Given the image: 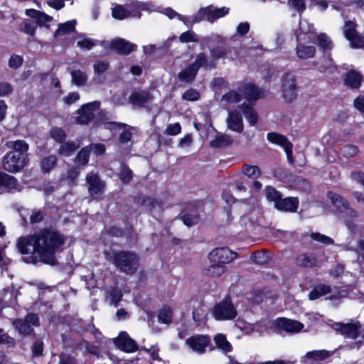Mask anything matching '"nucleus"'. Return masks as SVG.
Listing matches in <instances>:
<instances>
[{"mask_svg":"<svg viewBox=\"0 0 364 364\" xmlns=\"http://www.w3.org/2000/svg\"><path fill=\"white\" fill-rule=\"evenodd\" d=\"M331 327L341 335L347 338L355 339L358 336L360 324L358 321L348 323H334Z\"/></svg>","mask_w":364,"mask_h":364,"instance_id":"ddd939ff","label":"nucleus"},{"mask_svg":"<svg viewBox=\"0 0 364 364\" xmlns=\"http://www.w3.org/2000/svg\"><path fill=\"white\" fill-rule=\"evenodd\" d=\"M132 178V171L127 166H122L120 171V179L123 183H127Z\"/></svg>","mask_w":364,"mask_h":364,"instance_id":"0e129e2a","label":"nucleus"},{"mask_svg":"<svg viewBox=\"0 0 364 364\" xmlns=\"http://www.w3.org/2000/svg\"><path fill=\"white\" fill-rule=\"evenodd\" d=\"M264 191L267 199L269 201H273L274 204L282 198L280 193L272 186L266 187Z\"/></svg>","mask_w":364,"mask_h":364,"instance_id":"49530a36","label":"nucleus"},{"mask_svg":"<svg viewBox=\"0 0 364 364\" xmlns=\"http://www.w3.org/2000/svg\"><path fill=\"white\" fill-rule=\"evenodd\" d=\"M214 341L217 347L221 349L223 352L228 353L231 351L232 346L223 334H217L214 338Z\"/></svg>","mask_w":364,"mask_h":364,"instance_id":"f704fd0d","label":"nucleus"},{"mask_svg":"<svg viewBox=\"0 0 364 364\" xmlns=\"http://www.w3.org/2000/svg\"><path fill=\"white\" fill-rule=\"evenodd\" d=\"M72 77V82L77 86L84 85L87 80V76L85 72L80 70H73L70 73Z\"/></svg>","mask_w":364,"mask_h":364,"instance_id":"72a5a7b5","label":"nucleus"},{"mask_svg":"<svg viewBox=\"0 0 364 364\" xmlns=\"http://www.w3.org/2000/svg\"><path fill=\"white\" fill-rule=\"evenodd\" d=\"M267 139L272 144H277L284 148L288 160L292 162V144L288 139L280 134L276 132H270L267 135Z\"/></svg>","mask_w":364,"mask_h":364,"instance_id":"4468645a","label":"nucleus"},{"mask_svg":"<svg viewBox=\"0 0 364 364\" xmlns=\"http://www.w3.org/2000/svg\"><path fill=\"white\" fill-rule=\"evenodd\" d=\"M112 16L119 20H123L126 18L130 17L129 10L122 6L118 5L112 9Z\"/></svg>","mask_w":364,"mask_h":364,"instance_id":"37998d69","label":"nucleus"},{"mask_svg":"<svg viewBox=\"0 0 364 364\" xmlns=\"http://www.w3.org/2000/svg\"><path fill=\"white\" fill-rule=\"evenodd\" d=\"M328 197L340 214L344 213L345 210L349 206L348 202L336 193L328 191Z\"/></svg>","mask_w":364,"mask_h":364,"instance_id":"b1692460","label":"nucleus"},{"mask_svg":"<svg viewBox=\"0 0 364 364\" xmlns=\"http://www.w3.org/2000/svg\"><path fill=\"white\" fill-rule=\"evenodd\" d=\"M78 146L79 144H76L75 142H66L60 146L58 153L60 155L68 156L71 155Z\"/></svg>","mask_w":364,"mask_h":364,"instance_id":"58836bf2","label":"nucleus"},{"mask_svg":"<svg viewBox=\"0 0 364 364\" xmlns=\"http://www.w3.org/2000/svg\"><path fill=\"white\" fill-rule=\"evenodd\" d=\"M238 90L240 92L243 93L245 98L250 102H255L263 96L262 92L259 88L252 84L241 85L238 87Z\"/></svg>","mask_w":364,"mask_h":364,"instance_id":"412c9836","label":"nucleus"},{"mask_svg":"<svg viewBox=\"0 0 364 364\" xmlns=\"http://www.w3.org/2000/svg\"><path fill=\"white\" fill-rule=\"evenodd\" d=\"M341 215L344 218L348 228H351V223L350 220L358 218V212L350 207V205L345 210L344 213H341Z\"/></svg>","mask_w":364,"mask_h":364,"instance_id":"8fccbe9b","label":"nucleus"},{"mask_svg":"<svg viewBox=\"0 0 364 364\" xmlns=\"http://www.w3.org/2000/svg\"><path fill=\"white\" fill-rule=\"evenodd\" d=\"M87 183L89 184L88 191L93 198H98L103 193L104 184L100 180L99 177L91 172L87 175Z\"/></svg>","mask_w":364,"mask_h":364,"instance_id":"6ab92c4d","label":"nucleus"},{"mask_svg":"<svg viewBox=\"0 0 364 364\" xmlns=\"http://www.w3.org/2000/svg\"><path fill=\"white\" fill-rule=\"evenodd\" d=\"M281 92L287 102H291L296 98L297 85L294 75L287 73L282 75Z\"/></svg>","mask_w":364,"mask_h":364,"instance_id":"423d86ee","label":"nucleus"},{"mask_svg":"<svg viewBox=\"0 0 364 364\" xmlns=\"http://www.w3.org/2000/svg\"><path fill=\"white\" fill-rule=\"evenodd\" d=\"M122 293L120 289H112L109 291L107 299L110 305L117 306L119 302L122 300Z\"/></svg>","mask_w":364,"mask_h":364,"instance_id":"a19ab883","label":"nucleus"},{"mask_svg":"<svg viewBox=\"0 0 364 364\" xmlns=\"http://www.w3.org/2000/svg\"><path fill=\"white\" fill-rule=\"evenodd\" d=\"M26 158L16 151L9 152L3 159L2 166L9 172H17L26 165Z\"/></svg>","mask_w":364,"mask_h":364,"instance_id":"0eeeda50","label":"nucleus"},{"mask_svg":"<svg viewBox=\"0 0 364 364\" xmlns=\"http://www.w3.org/2000/svg\"><path fill=\"white\" fill-rule=\"evenodd\" d=\"M349 41L351 46L356 48H364V36L355 34V36L351 38Z\"/></svg>","mask_w":364,"mask_h":364,"instance_id":"338daca9","label":"nucleus"},{"mask_svg":"<svg viewBox=\"0 0 364 364\" xmlns=\"http://www.w3.org/2000/svg\"><path fill=\"white\" fill-rule=\"evenodd\" d=\"M317 45L323 50L331 48V41L325 33H320L316 36Z\"/></svg>","mask_w":364,"mask_h":364,"instance_id":"603ef678","label":"nucleus"},{"mask_svg":"<svg viewBox=\"0 0 364 364\" xmlns=\"http://www.w3.org/2000/svg\"><path fill=\"white\" fill-rule=\"evenodd\" d=\"M65 242V237L55 230L45 229L36 234L18 240L17 247L26 263L41 262L57 264L55 253Z\"/></svg>","mask_w":364,"mask_h":364,"instance_id":"f257e3e1","label":"nucleus"},{"mask_svg":"<svg viewBox=\"0 0 364 364\" xmlns=\"http://www.w3.org/2000/svg\"><path fill=\"white\" fill-rule=\"evenodd\" d=\"M277 327L287 333H296L301 331L304 324L286 318H279L276 320Z\"/></svg>","mask_w":364,"mask_h":364,"instance_id":"dca6fc26","label":"nucleus"},{"mask_svg":"<svg viewBox=\"0 0 364 364\" xmlns=\"http://www.w3.org/2000/svg\"><path fill=\"white\" fill-rule=\"evenodd\" d=\"M242 171L249 178H255L260 175V170L257 166L245 165Z\"/></svg>","mask_w":364,"mask_h":364,"instance_id":"864d4df0","label":"nucleus"},{"mask_svg":"<svg viewBox=\"0 0 364 364\" xmlns=\"http://www.w3.org/2000/svg\"><path fill=\"white\" fill-rule=\"evenodd\" d=\"M207 316L206 310L203 307L200 306L193 311V318L196 322H203Z\"/></svg>","mask_w":364,"mask_h":364,"instance_id":"13d9d810","label":"nucleus"},{"mask_svg":"<svg viewBox=\"0 0 364 364\" xmlns=\"http://www.w3.org/2000/svg\"><path fill=\"white\" fill-rule=\"evenodd\" d=\"M26 14L36 20L38 25L42 26H46V23H50L53 21V17L38 10L30 9L26 10Z\"/></svg>","mask_w":364,"mask_h":364,"instance_id":"393cba45","label":"nucleus"},{"mask_svg":"<svg viewBox=\"0 0 364 364\" xmlns=\"http://www.w3.org/2000/svg\"><path fill=\"white\" fill-rule=\"evenodd\" d=\"M311 237L312 240L321 242L324 245H332L333 244V240L328 236L325 235H322L318 232H312L311 234Z\"/></svg>","mask_w":364,"mask_h":364,"instance_id":"6e6d98bb","label":"nucleus"},{"mask_svg":"<svg viewBox=\"0 0 364 364\" xmlns=\"http://www.w3.org/2000/svg\"><path fill=\"white\" fill-rule=\"evenodd\" d=\"M226 124L230 130L237 133L242 132L244 129L242 115L237 109L228 111Z\"/></svg>","mask_w":364,"mask_h":364,"instance_id":"2eb2a0df","label":"nucleus"},{"mask_svg":"<svg viewBox=\"0 0 364 364\" xmlns=\"http://www.w3.org/2000/svg\"><path fill=\"white\" fill-rule=\"evenodd\" d=\"M251 259L256 264H263L268 262L269 257L264 251H257L250 256Z\"/></svg>","mask_w":364,"mask_h":364,"instance_id":"09e8293b","label":"nucleus"},{"mask_svg":"<svg viewBox=\"0 0 364 364\" xmlns=\"http://www.w3.org/2000/svg\"><path fill=\"white\" fill-rule=\"evenodd\" d=\"M179 40L181 43L196 42L197 41L196 35L191 31H188L183 33L179 36Z\"/></svg>","mask_w":364,"mask_h":364,"instance_id":"69168bd1","label":"nucleus"},{"mask_svg":"<svg viewBox=\"0 0 364 364\" xmlns=\"http://www.w3.org/2000/svg\"><path fill=\"white\" fill-rule=\"evenodd\" d=\"M343 33L348 41L355 36L358 33L355 30V23L350 21H346L343 27Z\"/></svg>","mask_w":364,"mask_h":364,"instance_id":"3c124183","label":"nucleus"},{"mask_svg":"<svg viewBox=\"0 0 364 364\" xmlns=\"http://www.w3.org/2000/svg\"><path fill=\"white\" fill-rule=\"evenodd\" d=\"M13 326L20 333L28 335L33 332V326L38 324V317L35 314H28L24 319H14Z\"/></svg>","mask_w":364,"mask_h":364,"instance_id":"1a4fd4ad","label":"nucleus"},{"mask_svg":"<svg viewBox=\"0 0 364 364\" xmlns=\"http://www.w3.org/2000/svg\"><path fill=\"white\" fill-rule=\"evenodd\" d=\"M115 346L126 353H133L138 350L136 342L126 331L119 332L118 336L113 339Z\"/></svg>","mask_w":364,"mask_h":364,"instance_id":"f8f14e48","label":"nucleus"},{"mask_svg":"<svg viewBox=\"0 0 364 364\" xmlns=\"http://www.w3.org/2000/svg\"><path fill=\"white\" fill-rule=\"evenodd\" d=\"M331 288L328 284H321L316 285L309 294L310 300H315L331 292Z\"/></svg>","mask_w":364,"mask_h":364,"instance_id":"c756f323","label":"nucleus"},{"mask_svg":"<svg viewBox=\"0 0 364 364\" xmlns=\"http://www.w3.org/2000/svg\"><path fill=\"white\" fill-rule=\"evenodd\" d=\"M151 100V95L146 90L134 91L129 97V102L134 108L144 107Z\"/></svg>","mask_w":364,"mask_h":364,"instance_id":"a211bd4d","label":"nucleus"},{"mask_svg":"<svg viewBox=\"0 0 364 364\" xmlns=\"http://www.w3.org/2000/svg\"><path fill=\"white\" fill-rule=\"evenodd\" d=\"M212 314L218 321L232 320L237 316V311L230 300L224 299L214 306Z\"/></svg>","mask_w":364,"mask_h":364,"instance_id":"39448f33","label":"nucleus"},{"mask_svg":"<svg viewBox=\"0 0 364 364\" xmlns=\"http://www.w3.org/2000/svg\"><path fill=\"white\" fill-rule=\"evenodd\" d=\"M221 100L227 103H237L241 100V95L238 92L230 90L222 97Z\"/></svg>","mask_w":364,"mask_h":364,"instance_id":"de8ad7c7","label":"nucleus"},{"mask_svg":"<svg viewBox=\"0 0 364 364\" xmlns=\"http://www.w3.org/2000/svg\"><path fill=\"white\" fill-rule=\"evenodd\" d=\"M240 109L242 110L244 115L250 124L251 126H254L258 119V116L257 112L252 108L245 104L241 105Z\"/></svg>","mask_w":364,"mask_h":364,"instance_id":"7c9ffc66","label":"nucleus"},{"mask_svg":"<svg viewBox=\"0 0 364 364\" xmlns=\"http://www.w3.org/2000/svg\"><path fill=\"white\" fill-rule=\"evenodd\" d=\"M199 97V92L193 88L186 90L185 92L182 95L183 100L187 101H196L198 100Z\"/></svg>","mask_w":364,"mask_h":364,"instance_id":"052dcab7","label":"nucleus"},{"mask_svg":"<svg viewBox=\"0 0 364 364\" xmlns=\"http://www.w3.org/2000/svg\"><path fill=\"white\" fill-rule=\"evenodd\" d=\"M232 142L233 140L230 136L220 134L210 141V146L213 148H221L230 145Z\"/></svg>","mask_w":364,"mask_h":364,"instance_id":"2f4dec72","label":"nucleus"},{"mask_svg":"<svg viewBox=\"0 0 364 364\" xmlns=\"http://www.w3.org/2000/svg\"><path fill=\"white\" fill-rule=\"evenodd\" d=\"M129 10V13H130V17H138L141 16L140 10L144 9V5L142 3H137L135 4L130 5L126 8Z\"/></svg>","mask_w":364,"mask_h":364,"instance_id":"bf43d9fd","label":"nucleus"},{"mask_svg":"<svg viewBox=\"0 0 364 364\" xmlns=\"http://www.w3.org/2000/svg\"><path fill=\"white\" fill-rule=\"evenodd\" d=\"M333 355V353H331L326 350H313L309 351L306 353V356L309 358H312L315 360H325Z\"/></svg>","mask_w":364,"mask_h":364,"instance_id":"e433bc0d","label":"nucleus"},{"mask_svg":"<svg viewBox=\"0 0 364 364\" xmlns=\"http://www.w3.org/2000/svg\"><path fill=\"white\" fill-rule=\"evenodd\" d=\"M36 29V28L35 26L30 24L27 22H22L21 24L20 25V30L22 32L31 36H33L35 35Z\"/></svg>","mask_w":364,"mask_h":364,"instance_id":"774afa93","label":"nucleus"},{"mask_svg":"<svg viewBox=\"0 0 364 364\" xmlns=\"http://www.w3.org/2000/svg\"><path fill=\"white\" fill-rule=\"evenodd\" d=\"M8 149H12L11 151H16L22 156H26V152L28 149V145L23 140L9 141L6 144Z\"/></svg>","mask_w":364,"mask_h":364,"instance_id":"cd10ccee","label":"nucleus"},{"mask_svg":"<svg viewBox=\"0 0 364 364\" xmlns=\"http://www.w3.org/2000/svg\"><path fill=\"white\" fill-rule=\"evenodd\" d=\"M227 272V267L225 265H223L220 263L216 262H212V264H210L208 267H205L203 269V274L205 276L212 277V278H217L221 277L223 274H224Z\"/></svg>","mask_w":364,"mask_h":364,"instance_id":"5701e85b","label":"nucleus"},{"mask_svg":"<svg viewBox=\"0 0 364 364\" xmlns=\"http://www.w3.org/2000/svg\"><path fill=\"white\" fill-rule=\"evenodd\" d=\"M100 107L99 101H94L82 105L77 112V122L82 124L89 123L98 114Z\"/></svg>","mask_w":364,"mask_h":364,"instance_id":"6e6552de","label":"nucleus"},{"mask_svg":"<svg viewBox=\"0 0 364 364\" xmlns=\"http://www.w3.org/2000/svg\"><path fill=\"white\" fill-rule=\"evenodd\" d=\"M210 53L211 57L214 60H218L219 58H223L225 57L227 55V50L225 48L218 46L215 48L210 49Z\"/></svg>","mask_w":364,"mask_h":364,"instance_id":"e2e57ef3","label":"nucleus"},{"mask_svg":"<svg viewBox=\"0 0 364 364\" xmlns=\"http://www.w3.org/2000/svg\"><path fill=\"white\" fill-rule=\"evenodd\" d=\"M237 257V253L228 247L216 248L209 254L211 262H218L225 265L233 261Z\"/></svg>","mask_w":364,"mask_h":364,"instance_id":"9b49d317","label":"nucleus"},{"mask_svg":"<svg viewBox=\"0 0 364 364\" xmlns=\"http://www.w3.org/2000/svg\"><path fill=\"white\" fill-rule=\"evenodd\" d=\"M183 223L188 227L196 225L199 222V214L196 210L185 213L181 217Z\"/></svg>","mask_w":364,"mask_h":364,"instance_id":"473e14b6","label":"nucleus"},{"mask_svg":"<svg viewBox=\"0 0 364 364\" xmlns=\"http://www.w3.org/2000/svg\"><path fill=\"white\" fill-rule=\"evenodd\" d=\"M136 45L124 38H115L109 43V48L122 55H128L136 49Z\"/></svg>","mask_w":364,"mask_h":364,"instance_id":"f3484780","label":"nucleus"},{"mask_svg":"<svg viewBox=\"0 0 364 364\" xmlns=\"http://www.w3.org/2000/svg\"><path fill=\"white\" fill-rule=\"evenodd\" d=\"M56 165V157L55 156H49L42 160L41 167L44 172H50Z\"/></svg>","mask_w":364,"mask_h":364,"instance_id":"a18cd8bd","label":"nucleus"},{"mask_svg":"<svg viewBox=\"0 0 364 364\" xmlns=\"http://www.w3.org/2000/svg\"><path fill=\"white\" fill-rule=\"evenodd\" d=\"M4 188H6L9 191L21 190L17 180L14 176L0 173V193Z\"/></svg>","mask_w":364,"mask_h":364,"instance_id":"4be33fe9","label":"nucleus"},{"mask_svg":"<svg viewBox=\"0 0 364 364\" xmlns=\"http://www.w3.org/2000/svg\"><path fill=\"white\" fill-rule=\"evenodd\" d=\"M98 41L90 38L79 37L77 46L81 49L90 50L97 43Z\"/></svg>","mask_w":364,"mask_h":364,"instance_id":"79ce46f5","label":"nucleus"},{"mask_svg":"<svg viewBox=\"0 0 364 364\" xmlns=\"http://www.w3.org/2000/svg\"><path fill=\"white\" fill-rule=\"evenodd\" d=\"M210 336L202 334H197L189 337L186 341V344L194 352L198 354H203L206 348L210 344Z\"/></svg>","mask_w":364,"mask_h":364,"instance_id":"9d476101","label":"nucleus"},{"mask_svg":"<svg viewBox=\"0 0 364 364\" xmlns=\"http://www.w3.org/2000/svg\"><path fill=\"white\" fill-rule=\"evenodd\" d=\"M159 322L168 324L171 322L172 312L169 308L163 309L158 315Z\"/></svg>","mask_w":364,"mask_h":364,"instance_id":"5fc2aeb1","label":"nucleus"},{"mask_svg":"<svg viewBox=\"0 0 364 364\" xmlns=\"http://www.w3.org/2000/svg\"><path fill=\"white\" fill-rule=\"evenodd\" d=\"M298 206L299 200L296 197H287L285 198H281L280 200L274 204V208L277 210L291 213L296 212Z\"/></svg>","mask_w":364,"mask_h":364,"instance_id":"aec40b11","label":"nucleus"},{"mask_svg":"<svg viewBox=\"0 0 364 364\" xmlns=\"http://www.w3.org/2000/svg\"><path fill=\"white\" fill-rule=\"evenodd\" d=\"M230 9L226 6L220 8L213 5L201 8L198 13L191 18V23L207 21L213 23L217 19L225 16L229 13Z\"/></svg>","mask_w":364,"mask_h":364,"instance_id":"20e7f679","label":"nucleus"},{"mask_svg":"<svg viewBox=\"0 0 364 364\" xmlns=\"http://www.w3.org/2000/svg\"><path fill=\"white\" fill-rule=\"evenodd\" d=\"M109 259L121 272L127 274H133L137 271L139 266V258L132 252L120 251L114 252Z\"/></svg>","mask_w":364,"mask_h":364,"instance_id":"f03ea898","label":"nucleus"},{"mask_svg":"<svg viewBox=\"0 0 364 364\" xmlns=\"http://www.w3.org/2000/svg\"><path fill=\"white\" fill-rule=\"evenodd\" d=\"M208 59L206 54L200 53L196 55L195 60L187 67L181 70L177 75L178 79L186 83H192L200 68L206 66Z\"/></svg>","mask_w":364,"mask_h":364,"instance_id":"7ed1b4c3","label":"nucleus"},{"mask_svg":"<svg viewBox=\"0 0 364 364\" xmlns=\"http://www.w3.org/2000/svg\"><path fill=\"white\" fill-rule=\"evenodd\" d=\"M164 15L168 16L170 19L178 18L180 21H183L187 26H191L193 23H191V18L189 19L185 16H181L171 8H166L162 12Z\"/></svg>","mask_w":364,"mask_h":364,"instance_id":"4c0bfd02","label":"nucleus"},{"mask_svg":"<svg viewBox=\"0 0 364 364\" xmlns=\"http://www.w3.org/2000/svg\"><path fill=\"white\" fill-rule=\"evenodd\" d=\"M296 263L302 267H313L317 264L318 260L314 254H303L296 257Z\"/></svg>","mask_w":364,"mask_h":364,"instance_id":"a878e982","label":"nucleus"},{"mask_svg":"<svg viewBox=\"0 0 364 364\" xmlns=\"http://www.w3.org/2000/svg\"><path fill=\"white\" fill-rule=\"evenodd\" d=\"M50 136L58 142H62L65 139L66 134L65 132L58 127H53L50 129Z\"/></svg>","mask_w":364,"mask_h":364,"instance_id":"4d7b16f0","label":"nucleus"},{"mask_svg":"<svg viewBox=\"0 0 364 364\" xmlns=\"http://www.w3.org/2000/svg\"><path fill=\"white\" fill-rule=\"evenodd\" d=\"M296 55L300 59L304 60L314 57L316 53V48L312 46H305L299 43L296 48Z\"/></svg>","mask_w":364,"mask_h":364,"instance_id":"bb28decb","label":"nucleus"},{"mask_svg":"<svg viewBox=\"0 0 364 364\" xmlns=\"http://www.w3.org/2000/svg\"><path fill=\"white\" fill-rule=\"evenodd\" d=\"M75 21H69L65 23H61L58 26V29L55 31L54 36H59L69 33L74 31Z\"/></svg>","mask_w":364,"mask_h":364,"instance_id":"c9c22d12","label":"nucleus"},{"mask_svg":"<svg viewBox=\"0 0 364 364\" xmlns=\"http://www.w3.org/2000/svg\"><path fill=\"white\" fill-rule=\"evenodd\" d=\"M93 68L95 73L97 74V76L94 78V80L97 82H101V80L99 79L100 74L105 73L109 68V63L104 60H97L94 63Z\"/></svg>","mask_w":364,"mask_h":364,"instance_id":"ea45409f","label":"nucleus"},{"mask_svg":"<svg viewBox=\"0 0 364 364\" xmlns=\"http://www.w3.org/2000/svg\"><path fill=\"white\" fill-rule=\"evenodd\" d=\"M23 63V58L18 55H12L9 60V66L11 69H18Z\"/></svg>","mask_w":364,"mask_h":364,"instance_id":"680f3d73","label":"nucleus"},{"mask_svg":"<svg viewBox=\"0 0 364 364\" xmlns=\"http://www.w3.org/2000/svg\"><path fill=\"white\" fill-rule=\"evenodd\" d=\"M90 149V146H86L80 150L75 159V162L78 165H85L88 162Z\"/></svg>","mask_w":364,"mask_h":364,"instance_id":"c03bdc74","label":"nucleus"},{"mask_svg":"<svg viewBox=\"0 0 364 364\" xmlns=\"http://www.w3.org/2000/svg\"><path fill=\"white\" fill-rule=\"evenodd\" d=\"M362 80V76L355 71H350L346 74L344 84L350 88L357 89L360 87Z\"/></svg>","mask_w":364,"mask_h":364,"instance_id":"c85d7f7f","label":"nucleus"}]
</instances>
